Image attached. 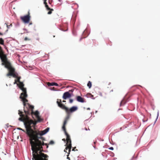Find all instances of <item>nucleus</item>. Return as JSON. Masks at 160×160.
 Returning <instances> with one entry per match:
<instances>
[{"mask_svg":"<svg viewBox=\"0 0 160 160\" xmlns=\"http://www.w3.org/2000/svg\"><path fill=\"white\" fill-rule=\"evenodd\" d=\"M18 129L19 130H21L22 131H23L24 132H26V133L27 134L26 132L24 130L22 129V128H18Z\"/></svg>","mask_w":160,"mask_h":160,"instance_id":"bb28decb","label":"nucleus"},{"mask_svg":"<svg viewBox=\"0 0 160 160\" xmlns=\"http://www.w3.org/2000/svg\"><path fill=\"white\" fill-rule=\"evenodd\" d=\"M54 143V142L53 141L51 140V141L49 143V144H53Z\"/></svg>","mask_w":160,"mask_h":160,"instance_id":"b1692460","label":"nucleus"},{"mask_svg":"<svg viewBox=\"0 0 160 160\" xmlns=\"http://www.w3.org/2000/svg\"><path fill=\"white\" fill-rule=\"evenodd\" d=\"M19 83V84H17L20 89L24 87V84L23 82H20Z\"/></svg>","mask_w":160,"mask_h":160,"instance_id":"2eb2a0df","label":"nucleus"},{"mask_svg":"<svg viewBox=\"0 0 160 160\" xmlns=\"http://www.w3.org/2000/svg\"><path fill=\"white\" fill-rule=\"evenodd\" d=\"M47 0H44V3L45 5V7L46 8L47 10H49V11L48 12V14H50L52 13V11H53V10L52 9H51L49 8L47 5V3L46 2Z\"/></svg>","mask_w":160,"mask_h":160,"instance_id":"9b49d317","label":"nucleus"},{"mask_svg":"<svg viewBox=\"0 0 160 160\" xmlns=\"http://www.w3.org/2000/svg\"><path fill=\"white\" fill-rule=\"evenodd\" d=\"M62 140L64 141H66V140H65V139H64V138L63 139H62Z\"/></svg>","mask_w":160,"mask_h":160,"instance_id":"f704fd0d","label":"nucleus"},{"mask_svg":"<svg viewBox=\"0 0 160 160\" xmlns=\"http://www.w3.org/2000/svg\"><path fill=\"white\" fill-rule=\"evenodd\" d=\"M2 64V65H4L5 67L8 70L9 72L12 73L15 72L14 68L12 66L10 62L8 60L5 62L4 64Z\"/></svg>","mask_w":160,"mask_h":160,"instance_id":"0eeeda50","label":"nucleus"},{"mask_svg":"<svg viewBox=\"0 0 160 160\" xmlns=\"http://www.w3.org/2000/svg\"><path fill=\"white\" fill-rule=\"evenodd\" d=\"M109 150H113V148L112 147H111L108 148Z\"/></svg>","mask_w":160,"mask_h":160,"instance_id":"c85d7f7f","label":"nucleus"},{"mask_svg":"<svg viewBox=\"0 0 160 160\" xmlns=\"http://www.w3.org/2000/svg\"><path fill=\"white\" fill-rule=\"evenodd\" d=\"M71 97V94L68 92H66L64 93L62 98L64 100L68 98H70Z\"/></svg>","mask_w":160,"mask_h":160,"instance_id":"f8f14e48","label":"nucleus"},{"mask_svg":"<svg viewBox=\"0 0 160 160\" xmlns=\"http://www.w3.org/2000/svg\"><path fill=\"white\" fill-rule=\"evenodd\" d=\"M90 97L92 99H94V98H93V95H92L91 94H90Z\"/></svg>","mask_w":160,"mask_h":160,"instance_id":"2f4dec72","label":"nucleus"},{"mask_svg":"<svg viewBox=\"0 0 160 160\" xmlns=\"http://www.w3.org/2000/svg\"><path fill=\"white\" fill-rule=\"evenodd\" d=\"M22 91V92L21 93L20 98L22 99L23 102V105L27 104V102H28V100L26 99L28 95L27 94V91L26 88L24 87L20 89Z\"/></svg>","mask_w":160,"mask_h":160,"instance_id":"423d86ee","label":"nucleus"},{"mask_svg":"<svg viewBox=\"0 0 160 160\" xmlns=\"http://www.w3.org/2000/svg\"><path fill=\"white\" fill-rule=\"evenodd\" d=\"M17 80H16V79H15V82H14V84H16V83H17Z\"/></svg>","mask_w":160,"mask_h":160,"instance_id":"72a5a7b5","label":"nucleus"},{"mask_svg":"<svg viewBox=\"0 0 160 160\" xmlns=\"http://www.w3.org/2000/svg\"><path fill=\"white\" fill-rule=\"evenodd\" d=\"M12 73H10L9 72L7 74V76H12Z\"/></svg>","mask_w":160,"mask_h":160,"instance_id":"a878e982","label":"nucleus"},{"mask_svg":"<svg viewBox=\"0 0 160 160\" xmlns=\"http://www.w3.org/2000/svg\"><path fill=\"white\" fill-rule=\"evenodd\" d=\"M12 76L14 78H16L18 77V74L14 72L13 73H12Z\"/></svg>","mask_w":160,"mask_h":160,"instance_id":"412c9836","label":"nucleus"},{"mask_svg":"<svg viewBox=\"0 0 160 160\" xmlns=\"http://www.w3.org/2000/svg\"><path fill=\"white\" fill-rule=\"evenodd\" d=\"M0 58L2 62V64H4L5 62L8 60L6 55L4 54V53L2 54L1 52H0Z\"/></svg>","mask_w":160,"mask_h":160,"instance_id":"9d476101","label":"nucleus"},{"mask_svg":"<svg viewBox=\"0 0 160 160\" xmlns=\"http://www.w3.org/2000/svg\"><path fill=\"white\" fill-rule=\"evenodd\" d=\"M73 102V100L72 99H70L69 100V102L70 103H72Z\"/></svg>","mask_w":160,"mask_h":160,"instance_id":"cd10ccee","label":"nucleus"},{"mask_svg":"<svg viewBox=\"0 0 160 160\" xmlns=\"http://www.w3.org/2000/svg\"><path fill=\"white\" fill-rule=\"evenodd\" d=\"M21 20L25 23H28L29 22L30 19V16L29 15V13L28 12V14L27 15L23 16H22L20 17Z\"/></svg>","mask_w":160,"mask_h":160,"instance_id":"1a4fd4ad","label":"nucleus"},{"mask_svg":"<svg viewBox=\"0 0 160 160\" xmlns=\"http://www.w3.org/2000/svg\"><path fill=\"white\" fill-rule=\"evenodd\" d=\"M55 37V36H53V37Z\"/></svg>","mask_w":160,"mask_h":160,"instance_id":"a19ab883","label":"nucleus"},{"mask_svg":"<svg viewBox=\"0 0 160 160\" xmlns=\"http://www.w3.org/2000/svg\"><path fill=\"white\" fill-rule=\"evenodd\" d=\"M87 110H90V108H87Z\"/></svg>","mask_w":160,"mask_h":160,"instance_id":"e433bc0d","label":"nucleus"},{"mask_svg":"<svg viewBox=\"0 0 160 160\" xmlns=\"http://www.w3.org/2000/svg\"><path fill=\"white\" fill-rule=\"evenodd\" d=\"M57 103L58 104V106L62 109L64 110L67 113V115L64 121L62 128L64 131L65 134L67 137L66 140L67 141L66 143H71V141L70 136L66 130L65 125L67 124L68 120L69 118L71 115V113L76 111L78 109V108L77 107L73 106L70 109H69L68 108L66 107L65 105L62 103L61 100L60 99H57Z\"/></svg>","mask_w":160,"mask_h":160,"instance_id":"f03ea898","label":"nucleus"},{"mask_svg":"<svg viewBox=\"0 0 160 160\" xmlns=\"http://www.w3.org/2000/svg\"><path fill=\"white\" fill-rule=\"evenodd\" d=\"M0 44L1 45H3L4 44V41L2 38H0Z\"/></svg>","mask_w":160,"mask_h":160,"instance_id":"6ab92c4d","label":"nucleus"},{"mask_svg":"<svg viewBox=\"0 0 160 160\" xmlns=\"http://www.w3.org/2000/svg\"><path fill=\"white\" fill-rule=\"evenodd\" d=\"M77 100L79 102H85L84 99L80 96H78L77 97Z\"/></svg>","mask_w":160,"mask_h":160,"instance_id":"ddd939ff","label":"nucleus"},{"mask_svg":"<svg viewBox=\"0 0 160 160\" xmlns=\"http://www.w3.org/2000/svg\"><path fill=\"white\" fill-rule=\"evenodd\" d=\"M31 40V38H27V37H25L24 38V40L25 41H30Z\"/></svg>","mask_w":160,"mask_h":160,"instance_id":"4be33fe9","label":"nucleus"},{"mask_svg":"<svg viewBox=\"0 0 160 160\" xmlns=\"http://www.w3.org/2000/svg\"><path fill=\"white\" fill-rule=\"evenodd\" d=\"M0 52H1L2 53V54H3V53H4L2 49V48L1 46H0Z\"/></svg>","mask_w":160,"mask_h":160,"instance_id":"393cba45","label":"nucleus"},{"mask_svg":"<svg viewBox=\"0 0 160 160\" xmlns=\"http://www.w3.org/2000/svg\"><path fill=\"white\" fill-rule=\"evenodd\" d=\"M65 146H66V147L64 150V152H67V150L69 148V144L66 143V144L65 145Z\"/></svg>","mask_w":160,"mask_h":160,"instance_id":"a211bd4d","label":"nucleus"},{"mask_svg":"<svg viewBox=\"0 0 160 160\" xmlns=\"http://www.w3.org/2000/svg\"><path fill=\"white\" fill-rule=\"evenodd\" d=\"M12 26V24H11L10 25H7V27L8 28H10V26Z\"/></svg>","mask_w":160,"mask_h":160,"instance_id":"c756f323","label":"nucleus"},{"mask_svg":"<svg viewBox=\"0 0 160 160\" xmlns=\"http://www.w3.org/2000/svg\"><path fill=\"white\" fill-rule=\"evenodd\" d=\"M85 129L86 130H87V129L86 128H85Z\"/></svg>","mask_w":160,"mask_h":160,"instance_id":"ea45409f","label":"nucleus"},{"mask_svg":"<svg viewBox=\"0 0 160 160\" xmlns=\"http://www.w3.org/2000/svg\"><path fill=\"white\" fill-rule=\"evenodd\" d=\"M36 118H37V120H35L34 121L32 119H30V126H31V128L32 127H34L35 125L38 122H41L43 120L42 118H40V117L39 116L36 117Z\"/></svg>","mask_w":160,"mask_h":160,"instance_id":"6e6552de","label":"nucleus"},{"mask_svg":"<svg viewBox=\"0 0 160 160\" xmlns=\"http://www.w3.org/2000/svg\"><path fill=\"white\" fill-rule=\"evenodd\" d=\"M16 78H17V80H17V82H20V79L21 77L18 76Z\"/></svg>","mask_w":160,"mask_h":160,"instance_id":"5701e85b","label":"nucleus"},{"mask_svg":"<svg viewBox=\"0 0 160 160\" xmlns=\"http://www.w3.org/2000/svg\"><path fill=\"white\" fill-rule=\"evenodd\" d=\"M69 155V154H68V155H67V159H68V160H70V158H69V157H68Z\"/></svg>","mask_w":160,"mask_h":160,"instance_id":"7c9ffc66","label":"nucleus"},{"mask_svg":"<svg viewBox=\"0 0 160 160\" xmlns=\"http://www.w3.org/2000/svg\"><path fill=\"white\" fill-rule=\"evenodd\" d=\"M62 102H66V101H65V100H63V101H62Z\"/></svg>","mask_w":160,"mask_h":160,"instance_id":"4c0bfd02","label":"nucleus"},{"mask_svg":"<svg viewBox=\"0 0 160 160\" xmlns=\"http://www.w3.org/2000/svg\"><path fill=\"white\" fill-rule=\"evenodd\" d=\"M30 144L32 151V160H48L47 158L48 156L42 152L44 151L43 150L42 146L44 145H46L47 148H48V144L44 143V144L42 145L41 148L37 146L33 147L32 144Z\"/></svg>","mask_w":160,"mask_h":160,"instance_id":"7ed1b4c3","label":"nucleus"},{"mask_svg":"<svg viewBox=\"0 0 160 160\" xmlns=\"http://www.w3.org/2000/svg\"><path fill=\"white\" fill-rule=\"evenodd\" d=\"M49 129V128H48L43 131H34L32 129L29 136L30 143L32 144L33 147L37 146L41 148L45 140V138L42 136L47 133Z\"/></svg>","mask_w":160,"mask_h":160,"instance_id":"f257e3e1","label":"nucleus"},{"mask_svg":"<svg viewBox=\"0 0 160 160\" xmlns=\"http://www.w3.org/2000/svg\"><path fill=\"white\" fill-rule=\"evenodd\" d=\"M126 100L125 99H123L121 102L120 106L124 105L126 103Z\"/></svg>","mask_w":160,"mask_h":160,"instance_id":"dca6fc26","label":"nucleus"},{"mask_svg":"<svg viewBox=\"0 0 160 160\" xmlns=\"http://www.w3.org/2000/svg\"><path fill=\"white\" fill-rule=\"evenodd\" d=\"M88 86L90 88L92 86V83L90 81H89L87 84Z\"/></svg>","mask_w":160,"mask_h":160,"instance_id":"aec40b11","label":"nucleus"},{"mask_svg":"<svg viewBox=\"0 0 160 160\" xmlns=\"http://www.w3.org/2000/svg\"><path fill=\"white\" fill-rule=\"evenodd\" d=\"M18 112V114L21 117L19 118V120L24 122L26 130V133L29 136L31 130L32 129V128H31V126H30V118L28 116V115L25 113V115L23 114V112H22L19 110Z\"/></svg>","mask_w":160,"mask_h":160,"instance_id":"20e7f679","label":"nucleus"},{"mask_svg":"<svg viewBox=\"0 0 160 160\" xmlns=\"http://www.w3.org/2000/svg\"><path fill=\"white\" fill-rule=\"evenodd\" d=\"M76 147H75L74 148H73L72 149V151H75V149H76Z\"/></svg>","mask_w":160,"mask_h":160,"instance_id":"473e14b6","label":"nucleus"},{"mask_svg":"<svg viewBox=\"0 0 160 160\" xmlns=\"http://www.w3.org/2000/svg\"><path fill=\"white\" fill-rule=\"evenodd\" d=\"M3 35V34L0 32V35Z\"/></svg>","mask_w":160,"mask_h":160,"instance_id":"c9c22d12","label":"nucleus"},{"mask_svg":"<svg viewBox=\"0 0 160 160\" xmlns=\"http://www.w3.org/2000/svg\"><path fill=\"white\" fill-rule=\"evenodd\" d=\"M72 148V144L71 143H69V148H68V154H69L70 153V152L71 151V149Z\"/></svg>","mask_w":160,"mask_h":160,"instance_id":"f3484780","label":"nucleus"},{"mask_svg":"<svg viewBox=\"0 0 160 160\" xmlns=\"http://www.w3.org/2000/svg\"><path fill=\"white\" fill-rule=\"evenodd\" d=\"M34 109V106L30 105L29 103H27V104L24 105V111L25 113L28 115V116L31 115L33 118V115H35L36 117L39 116V112L36 111L35 112L33 111Z\"/></svg>","mask_w":160,"mask_h":160,"instance_id":"39448f33","label":"nucleus"},{"mask_svg":"<svg viewBox=\"0 0 160 160\" xmlns=\"http://www.w3.org/2000/svg\"><path fill=\"white\" fill-rule=\"evenodd\" d=\"M49 86H58V84L55 82H52L50 83L49 82H48L47 84Z\"/></svg>","mask_w":160,"mask_h":160,"instance_id":"4468645a","label":"nucleus"},{"mask_svg":"<svg viewBox=\"0 0 160 160\" xmlns=\"http://www.w3.org/2000/svg\"><path fill=\"white\" fill-rule=\"evenodd\" d=\"M29 24L30 25L32 24V22L30 23Z\"/></svg>","mask_w":160,"mask_h":160,"instance_id":"58836bf2","label":"nucleus"}]
</instances>
